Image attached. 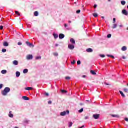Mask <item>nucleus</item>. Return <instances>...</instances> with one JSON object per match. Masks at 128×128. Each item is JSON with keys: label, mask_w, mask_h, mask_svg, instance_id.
Returning a JSON list of instances; mask_svg holds the SVG:
<instances>
[{"label": "nucleus", "mask_w": 128, "mask_h": 128, "mask_svg": "<svg viewBox=\"0 0 128 128\" xmlns=\"http://www.w3.org/2000/svg\"><path fill=\"white\" fill-rule=\"evenodd\" d=\"M13 64L14 66H18V62L17 60L13 61Z\"/></svg>", "instance_id": "obj_11"}, {"label": "nucleus", "mask_w": 128, "mask_h": 128, "mask_svg": "<svg viewBox=\"0 0 128 128\" xmlns=\"http://www.w3.org/2000/svg\"><path fill=\"white\" fill-rule=\"evenodd\" d=\"M100 56L101 58H106V56H104V55H100Z\"/></svg>", "instance_id": "obj_48"}, {"label": "nucleus", "mask_w": 128, "mask_h": 128, "mask_svg": "<svg viewBox=\"0 0 128 128\" xmlns=\"http://www.w3.org/2000/svg\"><path fill=\"white\" fill-rule=\"evenodd\" d=\"M102 18L103 20H104V16H102Z\"/></svg>", "instance_id": "obj_58"}, {"label": "nucleus", "mask_w": 128, "mask_h": 128, "mask_svg": "<svg viewBox=\"0 0 128 128\" xmlns=\"http://www.w3.org/2000/svg\"><path fill=\"white\" fill-rule=\"evenodd\" d=\"M15 12L16 14H18V16H20V12H18L16 11Z\"/></svg>", "instance_id": "obj_32"}, {"label": "nucleus", "mask_w": 128, "mask_h": 128, "mask_svg": "<svg viewBox=\"0 0 128 128\" xmlns=\"http://www.w3.org/2000/svg\"><path fill=\"white\" fill-rule=\"evenodd\" d=\"M24 74H28V69H25L23 71Z\"/></svg>", "instance_id": "obj_24"}, {"label": "nucleus", "mask_w": 128, "mask_h": 128, "mask_svg": "<svg viewBox=\"0 0 128 128\" xmlns=\"http://www.w3.org/2000/svg\"><path fill=\"white\" fill-rule=\"evenodd\" d=\"M76 14H80V10H78L76 11Z\"/></svg>", "instance_id": "obj_45"}, {"label": "nucleus", "mask_w": 128, "mask_h": 128, "mask_svg": "<svg viewBox=\"0 0 128 128\" xmlns=\"http://www.w3.org/2000/svg\"><path fill=\"white\" fill-rule=\"evenodd\" d=\"M116 28H118V24H114L112 26L113 30Z\"/></svg>", "instance_id": "obj_20"}, {"label": "nucleus", "mask_w": 128, "mask_h": 128, "mask_svg": "<svg viewBox=\"0 0 128 128\" xmlns=\"http://www.w3.org/2000/svg\"><path fill=\"white\" fill-rule=\"evenodd\" d=\"M36 60H42V56H39L36 57Z\"/></svg>", "instance_id": "obj_25"}, {"label": "nucleus", "mask_w": 128, "mask_h": 128, "mask_svg": "<svg viewBox=\"0 0 128 128\" xmlns=\"http://www.w3.org/2000/svg\"><path fill=\"white\" fill-rule=\"evenodd\" d=\"M66 114H70L69 110H67L66 112H64L60 114V116H66Z\"/></svg>", "instance_id": "obj_2"}, {"label": "nucleus", "mask_w": 128, "mask_h": 128, "mask_svg": "<svg viewBox=\"0 0 128 128\" xmlns=\"http://www.w3.org/2000/svg\"><path fill=\"white\" fill-rule=\"evenodd\" d=\"M34 16H38V12H36L34 13Z\"/></svg>", "instance_id": "obj_26"}, {"label": "nucleus", "mask_w": 128, "mask_h": 128, "mask_svg": "<svg viewBox=\"0 0 128 128\" xmlns=\"http://www.w3.org/2000/svg\"><path fill=\"white\" fill-rule=\"evenodd\" d=\"M61 92H62V94H66V92H68L64 90H61Z\"/></svg>", "instance_id": "obj_31"}, {"label": "nucleus", "mask_w": 128, "mask_h": 128, "mask_svg": "<svg viewBox=\"0 0 128 128\" xmlns=\"http://www.w3.org/2000/svg\"><path fill=\"white\" fill-rule=\"evenodd\" d=\"M0 30H4V26H0Z\"/></svg>", "instance_id": "obj_46"}, {"label": "nucleus", "mask_w": 128, "mask_h": 128, "mask_svg": "<svg viewBox=\"0 0 128 128\" xmlns=\"http://www.w3.org/2000/svg\"><path fill=\"white\" fill-rule=\"evenodd\" d=\"M22 98H23L24 100H30V98L26 96H22Z\"/></svg>", "instance_id": "obj_17"}, {"label": "nucleus", "mask_w": 128, "mask_h": 128, "mask_svg": "<svg viewBox=\"0 0 128 128\" xmlns=\"http://www.w3.org/2000/svg\"><path fill=\"white\" fill-rule=\"evenodd\" d=\"M70 42L72 44H76V40H74V38H71Z\"/></svg>", "instance_id": "obj_10"}, {"label": "nucleus", "mask_w": 128, "mask_h": 128, "mask_svg": "<svg viewBox=\"0 0 128 128\" xmlns=\"http://www.w3.org/2000/svg\"><path fill=\"white\" fill-rule=\"evenodd\" d=\"M84 128V126H82L81 128Z\"/></svg>", "instance_id": "obj_60"}, {"label": "nucleus", "mask_w": 128, "mask_h": 128, "mask_svg": "<svg viewBox=\"0 0 128 128\" xmlns=\"http://www.w3.org/2000/svg\"><path fill=\"white\" fill-rule=\"evenodd\" d=\"M12 112H10V114L8 115L9 118H14V115L12 114Z\"/></svg>", "instance_id": "obj_13"}, {"label": "nucleus", "mask_w": 128, "mask_h": 128, "mask_svg": "<svg viewBox=\"0 0 128 128\" xmlns=\"http://www.w3.org/2000/svg\"><path fill=\"white\" fill-rule=\"evenodd\" d=\"M116 18H114L113 19V24H116Z\"/></svg>", "instance_id": "obj_40"}, {"label": "nucleus", "mask_w": 128, "mask_h": 128, "mask_svg": "<svg viewBox=\"0 0 128 128\" xmlns=\"http://www.w3.org/2000/svg\"><path fill=\"white\" fill-rule=\"evenodd\" d=\"M3 87H4V84H0V90H2V88Z\"/></svg>", "instance_id": "obj_37"}, {"label": "nucleus", "mask_w": 128, "mask_h": 128, "mask_svg": "<svg viewBox=\"0 0 128 128\" xmlns=\"http://www.w3.org/2000/svg\"><path fill=\"white\" fill-rule=\"evenodd\" d=\"M68 128H72L74 124L72 123V122H68Z\"/></svg>", "instance_id": "obj_19"}, {"label": "nucleus", "mask_w": 128, "mask_h": 128, "mask_svg": "<svg viewBox=\"0 0 128 128\" xmlns=\"http://www.w3.org/2000/svg\"><path fill=\"white\" fill-rule=\"evenodd\" d=\"M64 36H64V34H60V35H59V38L60 40H62V39L64 38Z\"/></svg>", "instance_id": "obj_8"}, {"label": "nucleus", "mask_w": 128, "mask_h": 128, "mask_svg": "<svg viewBox=\"0 0 128 128\" xmlns=\"http://www.w3.org/2000/svg\"><path fill=\"white\" fill-rule=\"evenodd\" d=\"M80 64H82V62H80V60L78 61L77 64H78V66H80Z\"/></svg>", "instance_id": "obj_36"}, {"label": "nucleus", "mask_w": 128, "mask_h": 128, "mask_svg": "<svg viewBox=\"0 0 128 128\" xmlns=\"http://www.w3.org/2000/svg\"><path fill=\"white\" fill-rule=\"evenodd\" d=\"M98 8V5L95 4V5L94 6V8Z\"/></svg>", "instance_id": "obj_49"}, {"label": "nucleus", "mask_w": 128, "mask_h": 128, "mask_svg": "<svg viewBox=\"0 0 128 128\" xmlns=\"http://www.w3.org/2000/svg\"><path fill=\"white\" fill-rule=\"evenodd\" d=\"M10 92V88H6L4 90L2 91V96H8V92Z\"/></svg>", "instance_id": "obj_1"}, {"label": "nucleus", "mask_w": 128, "mask_h": 128, "mask_svg": "<svg viewBox=\"0 0 128 128\" xmlns=\"http://www.w3.org/2000/svg\"><path fill=\"white\" fill-rule=\"evenodd\" d=\"M122 58H123V60H126V56H122Z\"/></svg>", "instance_id": "obj_53"}, {"label": "nucleus", "mask_w": 128, "mask_h": 128, "mask_svg": "<svg viewBox=\"0 0 128 128\" xmlns=\"http://www.w3.org/2000/svg\"><path fill=\"white\" fill-rule=\"evenodd\" d=\"M124 120H125L126 122H128V118H126L124 119Z\"/></svg>", "instance_id": "obj_50"}, {"label": "nucleus", "mask_w": 128, "mask_h": 128, "mask_svg": "<svg viewBox=\"0 0 128 128\" xmlns=\"http://www.w3.org/2000/svg\"><path fill=\"white\" fill-rule=\"evenodd\" d=\"M69 24H72V21H68Z\"/></svg>", "instance_id": "obj_57"}, {"label": "nucleus", "mask_w": 128, "mask_h": 128, "mask_svg": "<svg viewBox=\"0 0 128 128\" xmlns=\"http://www.w3.org/2000/svg\"><path fill=\"white\" fill-rule=\"evenodd\" d=\"M84 112V108H82L79 110L80 114H82V112Z\"/></svg>", "instance_id": "obj_34"}, {"label": "nucleus", "mask_w": 128, "mask_h": 128, "mask_svg": "<svg viewBox=\"0 0 128 128\" xmlns=\"http://www.w3.org/2000/svg\"><path fill=\"white\" fill-rule=\"evenodd\" d=\"M106 86H110V84H108V83H106V84H105Z\"/></svg>", "instance_id": "obj_55"}, {"label": "nucleus", "mask_w": 128, "mask_h": 128, "mask_svg": "<svg viewBox=\"0 0 128 128\" xmlns=\"http://www.w3.org/2000/svg\"><path fill=\"white\" fill-rule=\"evenodd\" d=\"M85 120H88V116H86L85 117Z\"/></svg>", "instance_id": "obj_51"}, {"label": "nucleus", "mask_w": 128, "mask_h": 128, "mask_svg": "<svg viewBox=\"0 0 128 128\" xmlns=\"http://www.w3.org/2000/svg\"><path fill=\"white\" fill-rule=\"evenodd\" d=\"M26 124H28V121H26Z\"/></svg>", "instance_id": "obj_63"}, {"label": "nucleus", "mask_w": 128, "mask_h": 128, "mask_svg": "<svg viewBox=\"0 0 128 128\" xmlns=\"http://www.w3.org/2000/svg\"><path fill=\"white\" fill-rule=\"evenodd\" d=\"M72 64H76V60H74L73 62H71Z\"/></svg>", "instance_id": "obj_42"}, {"label": "nucleus", "mask_w": 128, "mask_h": 128, "mask_svg": "<svg viewBox=\"0 0 128 128\" xmlns=\"http://www.w3.org/2000/svg\"><path fill=\"white\" fill-rule=\"evenodd\" d=\"M86 76H82V78H86Z\"/></svg>", "instance_id": "obj_59"}, {"label": "nucleus", "mask_w": 128, "mask_h": 128, "mask_svg": "<svg viewBox=\"0 0 128 128\" xmlns=\"http://www.w3.org/2000/svg\"><path fill=\"white\" fill-rule=\"evenodd\" d=\"M86 102H90L89 100H86Z\"/></svg>", "instance_id": "obj_64"}, {"label": "nucleus", "mask_w": 128, "mask_h": 128, "mask_svg": "<svg viewBox=\"0 0 128 128\" xmlns=\"http://www.w3.org/2000/svg\"><path fill=\"white\" fill-rule=\"evenodd\" d=\"M120 28H122V25H120Z\"/></svg>", "instance_id": "obj_56"}, {"label": "nucleus", "mask_w": 128, "mask_h": 128, "mask_svg": "<svg viewBox=\"0 0 128 128\" xmlns=\"http://www.w3.org/2000/svg\"><path fill=\"white\" fill-rule=\"evenodd\" d=\"M124 92H128V89H126V88L124 89Z\"/></svg>", "instance_id": "obj_44"}, {"label": "nucleus", "mask_w": 128, "mask_h": 128, "mask_svg": "<svg viewBox=\"0 0 128 128\" xmlns=\"http://www.w3.org/2000/svg\"><path fill=\"white\" fill-rule=\"evenodd\" d=\"M64 26H65V28H68V24H64Z\"/></svg>", "instance_id": "obj_52"}, {"label": "nucleus", "mask_w": 128, "mask_h": 128, "mask_svg": "<svg viewBox=\"0 0 128 128\" xmlns=\"http://www.w3.org/2000/svg\"><path fill=\"white\" fill-rule=\"evenodd\" d=\"M107 38H112V34H108V36H107Z\"/></svg>", "instance_id": "obj_35"}, {"label": "nucleus", "mask_w": 128, "mask_h": 128, "mask_svg": "<svg viewBox=\"0 0 128 128\" xmlns=\"http://www.w3.org/2000/svg\"><path fill=\"white\" fill-rule=\"evenodd\" d=\"M122 52H126V50H128V48L126 46H124L122 48Z\"/></svg>", "instance_id": "obj_9"}, {"label": "nucleus", "mask_w": 128, "mask_h": 128, "mask_svg": "<svg viewBox=\"0 0 128 128\" xmlns=\"http://www.w3.org/2000/svg\"><path fill=\"white\" fill-rule=\"evenodd\" d=\"M122 14H124V16H128V12L126 11V10H124L122 11Z\"/></svg>", "instance_id": "obj_6"}, {"label": "nucleus", "mask_w": 128, "mask_h": 128, "mask_svg": "<svg viewBox=\"0 0 128 128\" xmlns=\"http://www.w3.org/2000/svg\"><path fill=\"white\" fill-rule=\"evenodd\" d=\"M53 36H54V38H55V40H56V38H58V34H56L54 33Z\"/></svg>", "instance_id": "obj_14"}, {"label": "nucleus", "mask_w": 128, "mask_h": 128, "mask_svg": "<svg viewBox=\"0 0 128 128\" xmlns=\"http://www.w3.org/2000/svg\"><path fill=\"white\" fill-rule=\"evenodd\" d=\"M3 46H8V42H4L3 43Z\"/></svg>", "instance_id": "obj_18"}, {"label": "nucleus", "mask_w": 128, "mask_h": 128, "mask_svg": "<svg viewBox=\"0 0 128 128\" xmlns=\"http://www.w3.org/2000/svg\"><path fill=\"white\" fill-rule=\"evenodd\" d=\"M1 72L2 74H6L8 72V71L6 70H2Z\"/></svg>", "instance_id": "obj_22"}, {"label": "nucleus", "mask_w": 128, "mask_h": 128, "mask_svg": "<svg viewBox=\"0 0 128 128\" xmlns=\"http://www.w3.org/2000/svg\"><path fill=\"white\" fill-rule=\"evenodd\" d=\"M44 94H45V96H50V94H48V93H46V92Z\"/></svg>", "instance_id": "obj_43"}, {"label": "nucleus", "mask_w": 128, "mask_h": 128, "mask_svg": "<svg viewBox=\"0 0 128 128\" xmlns=\"http://www.w3.org/2000/svg\"><path fill=\"white\" fill-rule=\"evenodd\" d=\"M107 56H108V58H112L114 59V57L113 56L107 55Z\"/></svg>", "instance_id": "obj_30"}, {"label": "nucleus", "mask_w": 128, "mask_h": 128, "mask_svg": "<svg viewBox=\"0 0 128 128\" xmlns=\"http://www.w3.org/2000/svg\"><path fill=\"white\" fill-rule=\"evenodd\" d=\"M80 106H84V104H80Z\"/></svg>", "instance_id": "obj_62"}, {"label": "nucleus", "mask_w": 128, "mask_h": 128, "mask_svg": "<svg viewBox=\"0 0 128 128\" xmlns=\"http://www.w3.org/2000/svg\"><path fill=\"white\" fill-rule=\"evenodd\" d=\"M54 56H58V54L56 53V52H55V53H54Z\"/></svg>", "instance_id": "obj_33"}, {"label": "nucleus", "mask_w": 128, "mask_h": 128, "mask_svg": "<svg viewBox=\"0 0 128 128\" xmlns=\"http://www.w3.org/2000/svg\"><path fill=\"white\" fill-rule=\"evenodd\" d=\"M90 74H93V76H96V73L94 70H91Z\"/></svg>", "instance_id": "obj_23"}, {"label": "nucleus", "mask_w": 128, "mask_h": 128, "mask_svg": "<svg viewBox=\"0 0 128 128\" xmlns=\"http://www.w3.org/2000/svg\"><path fill=\"white\" fill-rule=\"evenodd\" d=\"M109 2H112V0H108Z\"/></svg>", "instance_id": "obj_61"}, {"label": "nucleus", "mask_w": 128, "mask_h": 128, "mask_svg": "<svg viewBox=\"0 0 128 128\" xmlns=\"http://www.w3.org/2000/svg\"><path fill=\"white\" fill-rule=\"evenodd\" d=\"M86 52H94V50H92V49L90 48L86 50Z\"/></svg>", "instance_id": "obj_15"}, {"label": "nucleus", "mask_w": 128, "mask_h": 128, "mask_svg": "<svg viewBox=\"0 0 128 128\" xmlns=\"http://www.w3.org/2000/svg\"><path fill=\"white\" fill-rule=\"evenodd\" d=\"M93 16H94V18H98V15L96 13H94L93 14Z\"/></svg>", "instance_id": "obj_28"}, {"label": "nucleus", "mask_w": 128, "mask_h": 128, "mask_svg": "<svg viewBox=\"0 0 128 128\" xmlns=\"http://www.w3.org/2000/svg\"><path fill=\"white\" fill-rule=\"evenodd\" d=\"M18 46H22V43L20 42H18Z\"/></svg>", "instance_id": "obj_41"}, {"label": "nucleus", "mask_w": 128, "mask_h": 128, "mask_svg": "<svg viewBox=\"0 0 128 128\" xmlns=\"http://www.w3.org/2000/svg\"><path fill=\"white\" fill-rule=\"evenodd\" d=\"M68 48L69 50H74V46L72 44H69L68 46Z\"/></svg>", "instance_id": "obj_4"}, {"label": "nucleus", "mask_w": 128, "mask_h": 128, "mask_svg": "<svg viewBox=\"0 0 128 128\" xmlns=\"http://www.w3.org/2000/svg\"><path fill=\"white\" fill-rule=\"evenodd\" d=\"M66 80H70V77H68V76L66 77Z\"/></svg>", "instance_id": "obj_39"}, {"label": "nucleus", "mask_w": 128, "mask_h": 128, "mask_svg": "<svg viewBox=\"0 0 128 128\" xmlns=\"http://www.w3.org/2000/svg\"><path fill=\"white\" fill-rule=\"evenodd\" d=\"M126 1H122L121 2V4H122V6H126Z\"/></svg>", "instance_id": "obj_27"}, {"label": "nucleus", "mask_w": 128, "mask_h": 128, "mask_svg": "<svg viewBox=\"0 0 128 128\" xmlns=\"http://www.w3.org/2000/svg\"><path fill=\"white\" fill-rule=\"evenodd\" d=\"M20 72H16V77L20 78Z\"/></svg>", "instance_id": "obj_12"}, {"label": "nucleus", "mask_w": 128, "mask_h": 128, "mask_svg": "<svg viewBox=\"0 0 128 128\" xmlns=\"http://www.w3.org/2000/svg\"><path fill=\"white\" fill-rule=\"evenodd\" d=\"M2 52H6V49L2 50Z\"/></svg>", "instance_id": "obj_38"}, {"label": "nucleus", "mask_w": 128, "mask_h": 128, "mask_svg": "<svg viewBox=\"0 0 128 128\" xmlns=\"http://www.w3.org/2000/svg\"><path fill=\"white\" fill-rule=\"evenodd\" d=\"M93 118H94L95 120H98V118H100V114H94L93 115Z\"/></svg>", "instance_id": "obj_7"}, {"label": "nucleus", "mask_w": 128, "mask_h": 128, "mask_svg": "<svg viewBox=\"0 0 128 128\" xmlns=\"http://www.w3.org/2000/svg\"><path fill=\"white\" fill-rule=\"evenodd\" d=\"M26 90H34V88L29 87V88H25Z\"/></svg>", "instance_id": "obj_16"}, {"label": "nucleus", "mask_w": 128, "mask_h": 128, "mask_svg": "<svg viewBox=\"0 0 128 128\" xmlns=\"http://www.w3.org/2000/svg\"><path fill=\"white\" fill-rule=\"evenodd\" d=\"M55 46H56V48H58V44H56L55 45Z\"/></svg>", "instance_id": "obj_54"}, {"label": "nucleus", "mask_w": 128, "mask_h": 128, "mask_svg": "<svg viewBox=\"0 0 128 128\" xmlns=\"http://www.w3.org/2000/svg\"><path fill=\"white\" fill-rule=\"evenodd\" d=\"M48 104H52V101H49L48 102Z\"/></svg>", "instance_id": "obj_47"}, {"label": "nucleus", "mask_w": 128, "mask_h": 128, "mask_svg": "<svg viewBox=\"0 0 128 128\" xmlns=\"http://www.w3.org/2000/svg\"><path fill=\"white\" fill-rule=\"evenodd\" d=\"M32 58H34V56H32V55L29 54L26 56V60H32Z\"/></svg>", "instance_id": "obj_3"}, {"label": "nucleus", "mask_w": 128, "mask_h": 128, "mask_svg": "<svg viewBox=\"0 0 128 128\" xmlns=\"http://www.w3.org/2000/svg\"><path fill=\"white\" fill-rule=\"evenodd\" d=\"M26 44H27L28 46H29V48H34V46L29 42H26Z\"/></svg>", "instance_id": "obj_5"}, {"label": "nucleus", "mask_w": 128, "mask_h": 128, "mask_svg": "<svg viewBox=\"0 0 128 128\" xmlns=\"http://www.w3.org/2000/svg\"><path fill=\"white\" fill-rule=\"evenodd\" d=\"M120 93L121 94V96H122V98H126V95L124 94V92H122L120 91Z\"/></svg>", "instance_id": "obj_21"}, {"label": "nucleus", "mask_w": 128, "mask_h": 128, "mask_svg": "<svg viewBox=\"0 0 128 128\" xmlns=\"http://www.w3.org/2000/svg\"><path fill=\"white\" fill-rule=\"evenodd\" d=\"M112 118H120V116L118 115H112Z\"/></svg>", "instance_id": "obj_29"}]
</instances>
